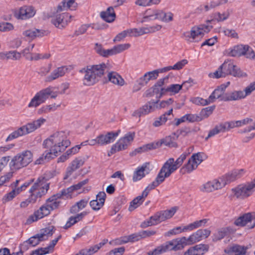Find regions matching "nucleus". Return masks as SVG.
<instances>
[{
    "instance_id": "12",
    "label": "nucleus",
    "mask_w": 255,
    "mask_h": 255,
    "mask_svg": "<svg viewBox=\"0 0 255 255\" xmlns=\"http://www.w3.org/2000/svg\"><path fill=\"white\" fill-rule=\"evenodd\" d=\"M73 16L68 12L57 14L51 17V23L57 28L63 29L69 23Z\"/></svg>"
},
{
    "instance_id": "3",
    "label": "nucleus",
    "mask_w": 255,
    "mask_h": 255,
    "mask_svg": "<svg viewBox=\"0 0 255 255\" xmlns=\"http://www.w3.org/2000/svg\"><path fill=\"white\" fill-rule=\"evenodd\" d=\"M44 176H41L36 180L29 190L30 195L29 198L20 203L21 208H25L30 203L36 202L38 198H40L46 195L49 189L50 183Z\"/></svg>"
},
{
    "instance_id": "54",
    "label": "nucleus",
    "mask_w": 255,
    "mask_h": 255,
    "mask_svg": "<svg viewBox=\"0 0 255 255\" xmlns=\"http://www.w3.org/2000/svg\"><path fill=\"white\" fill-rule=\"evenodd\" d=\"M41 104H42L41 101L39 99L38 96L35 94L34 97L31 100V101L28 105V108L37 107L39 106Z\"/></svg>"
},
{
    "instance_id": "59",
    "label": "nucleus",
    "mask_w": 255,
    "mask_h": 255,
    "mask_svg": "<svg viewBox=\"0 0 255 255\" xmlns=\"http://www.w3.org/2000/svg\"><path fill=\"white\" fill-rule=\"evenodd\" d=\"M90 205L93 210L98 211L103 206L104 204L96 199L91 201L90 202Z\"/></svg>"
},
{
    "instance_id": "55",
    "label": "nucleus",
    "mask_w": 255,
    "mask_h": 255,
    "mask_svg": "<svg viewBox=\"0 0 255 255\" xmlns=\"http://www.w3.org/2000/svg\"><path fill=\"white\" fill-rule=\"evenodd\" d=\"M187 231V230H184V227L182 228L181 227H177L173 228V229L169 231L166 234V236H170L171 235H175L178 234H180L182 232H184Z\"/></svg>"
},
{
    "instance_id": "52",
    "label": "nucleus",
    "mask_w": 255,
    "mask_h": 255,
    "mask_svg": "<svg viewBox=\"0 0 255 255\" xmlns=\"http://www.w3.org/2000/svg\"><path fill=\"white\" fill-rule=\"evenodd\" d=\"M21 58V53L18 52L16 51H11L6 52V59H12L17 60L20 59Z\"/></svg>"
},
{
    "instance_id": "11",
    "label": "nucleus",
    "mask_w": 255,
    "mask_h": 255,
    "mask_svg": "<svg viewBox=\"0 0 255 255\" xmlns=\"http://www.w3.org/2000/svg\"><path fill=\"white\" fill-rule=\"evenodd\" d=\"M205 156L203 152L194 153L188 159V162L180 169V171L185 174L186 172L190 173L196 169L198 166L203 161Z\"/></svg>"
},
{
    "instance_id": "20",
    "label": "nucleus",
    "mask_w": 255,
    "mask_h": 255,
    "mask_svg": "<svg viewBox=\"0 0 255 255\" xmlns=\"http://www.w3.org/2000/svg\"><path fill=\"white\" fill-rule=\"evenodd\" d=\"M206 29H207V25H200L198 27H194L190 31H187L183 33V36L186 40L191 41L190 39L194 40L198 36L202 37Z\"/></svg>"
},
{
    "instance_id": "36",
    "label": "nucleus",
    "mask_w": 255,
    "mask_h": 255,
    "mask_svg": "<svg viewBox=\"0 0 255 255\" xmlns=\"http://www.w3.org/2000/svg\"><path fill=\"white\" fill-rule=\"evenodd\" d=\"M243 98H244L243 91H235L225 94L223 100L225 101H235L239 100Z\"/></svg>"
},
{
    "instance_id": "40",
    "label": "nucleus",
    "mask_w": 255,
    "mask_h": 255,
    "mask_svg": "<svg viewBox=\"0 0 255 255\" xmlns=\"http://www.w3.org/2000/svg\"><path fill=\"white\" fill-rule=\"evenodd\" d=\"M55 228L53 226L42 229L38 234L43 241L48 240L49 237L52 236L54 232Z\"/></svg>"
},
{
    "instance_id": "29",
    "label": "nucleus",
    "mask_w": 255,
    "mask_h": 255,
    "mask_svg": "<svg viewBox=\"0 0 255 255\" xmlns=\"http://www.w3.org/2000/svg\"><path fill=\"white\" fill-rule=\"evenodd\" d=\"M68 70L66 66H61L54 70L50 75L46 78V82H51L59 77H62L65 75Z\"/></svg>"
},
{
    "instance_id": "24",
    "label": "nucleus",
    "mask_w": 255,
    "mask_h": 255,
    "mask_svg": "<svg viewBox=\"0 0 255 255\" xmlns=\"http://www.w3.org/2000/svg\"><path fill=\"white\" fill-rule=\"evenodd\" d=\"M162 26L160 25H156L155 26H150L148 27H141L140 28H134L130 29L132 31V36H138L144 34L152 33L159 30Z\"/></svg>"
},
{
    "instance_id": "7",
    "label": "nucleus",
    "mask_w": 255,
    "mask_h": 255,
    "mask_svg": "<svg viewBox=\"0 0 255 255\" xmlns=\"http://www.w3.org/2000/svg\"><path fill=\"white\" fill-rule=\"evenodd\" d=\"M255 188V179L251 182L241 184L231 189L234 197L244 200L251 196Z\"/></svg>"
},
{
    "instance_id": "61",
    "label": "nucleus",
    "mask_w": 255,
    "mask_h": 255,
    "mask_svg": "<svg viewBox=\"0 0 255 255\" xmlns=\"http://www.w3.org/2000/svg\"><path fill=\"white\" fill-rule=\"evenodd\" d=\"M230 15L228 12H224L222 14L218 12L215 14L214 18L218 21H222L227 19Z\"/></svg>"
},
{
    "instance_id": "47",
    "label": "nucleus",
    "mask_w": 255,
    "mask_h": 255,
    "mask_svg": "<svg viewBox=\"0 0 255 255\" xmlns=\"http://www.w3.org/2000/svg\"><path fill=\"white\" fill-rule=\"evenodd\" d=\"M19 193L17 192L16 188L13 189L10 192L5 194L2 198V202L3 204L11 201L16 195Z\"/></svg>"
},
{
    "instance_id": "37",
    "label": "nucleus",
    "mask_w": 255,
    "mask_h": 255,
    "mask_svg": "<svg viewBox=\"0 0 255 255\" xmlns=\"http://www.w3.org/2000/svg\"><path fill=\"white\" fill-rule=\"evenodd\" d=\"M149 165V163L145 162L141 167H139L136 169V170L134 171L132 177V180L134 182L140 180L144 176L145 174L144 172L146 171L147 166ZM149 170V169L148 168Z\"/></svg>"
},
{
    "instance_id": "44",
    "label": "nucleus",
    "mask_w": 255,
    "mask_h": 255,
    "mask_svg": "<svg viewBox=\"0 0 255 255\" xmlns=\"http://www.w3.org/2000/svg\"><path fill=\"white\" fill-rule=\"evenodd\" d=\"M149 82L146 75H144L136 80V84L133 87V92H136L141 89V88L146 85Z\"/></svg>"
},
{
    "instance_id": "51",
    "label": "nucleus",
    "mask_w": 255,
    "mask_h": 255,
    "mask_svg": "<svg viewBox=\"0 0 255 255\" xmlns=\"http://www.w3.org/2000/svg\"><path fill=\"white\" fill-rule=\"evenodd\" d=\"M27 241L32 247H35L38 245L40 242L43 241L38 234L30 237Z\"/></svg>"
},
{
    "instance_id": "50",
    "label": "nucleus",
    "mask_w": 255,
    "mask_h": 255,
    "mask_svg": "<svg viewBox=\"0 0 255 255\" xmlns=\"http://www.w3.org/2000/svg\"><path fill=\"white\" fill-rule=\"evenodd\" d=\"M50 56L49 53L39 54L33 53L30 54L29 60L30 61L38 60L39 59H48Z\"/></svg>"
},
{
    "instance_id": "41",
    "label": "nucleus",
    "mask_w": 255,
    "mask_h": 255,
    "mask_svg": "<svg viewBox=\"0 0 255 255\" xmlns=\"http://www.w3.org/2000/svg\"><path fill=\"white\" fill-rule=\"evenodd\" d=\"M145 198L146 197H144L142 194L135 198L130 203V205L128 208L129 211H132L141 205L144 201Z\"/></svg>"
},
{
    "instance_id": "38",
    "label": "nucleus",
    "mask_w": 255,
    "mask_h": 255,
    "mask_svg": "<svg viewBox=\"0 0 255 255\" xmlns=\"http://www.w3.org/2000/svg\"><path fill=\"white\" fill-rule=\"evenodd\" d=\"M163 181L162 177L157 175L155 180L148 185V186L142 192V194L144 196V197H146L151 190L154 189Z\"/></svg>"
},
{
    "instance_id": "22",
    "label": "nucleus",
    "mask_w": 255,
    "mask_h": 255,
    "mask_svg": "<svg viewBox=\"0 0 255 255\" xmlns=\"http://www.w3.org/2000/svg\"><path fill=\"white\" fill-rule=\"evenodd\" d=\"M48 33V31L33 28L23 31L22 35L28 39L33 40L37 37L47 35Z\"/></svg>"
},
{
    "instance_id": "13",
    "label": "nucleus",
    "mask_w": 255,
    "mask_h": 255,
    "mask_svg": "<svg viewBox=\"0 0 255 255\" xmlns=\"http://www.w3.org/2000/svg\"><path fill=\"white\" fill-rule=\"evenodd\" d=\"M134 136L135 133L134 132H129L127 133L124 137L120 139L118 142L112 146L111 153L114 154L117 151L126 149L128 146V143L133 140Z\"/></svg>"
},
{
    "instance_id": "63",
    "label": "nucleus",
    "mask_w": 255,
    "mask_h": 255,
    "mask_svg": "<svg viewBox=\"0 0 255 255\" xmlns=\"http://www.w3.org/2000/svg\"><path fill=\"white\" fill-rule=\"evenodd\" d=\"M36 182L35 181L34 178H32L29 180L26 181L23 185H22L20 187L16 188L17 190V192L20 193L22 191L24 190L27 187H28L30 184L32 183L33 184Z\"/></svg>"
},
{
    "instance_id": "58",
    "label": "nucleus",
    "mask_w": 255,
    "mask_h": 255,
    "mask_svg": "<svg viewBox=\"0 0 255 255\" xmlns=\"http://www.w3.org/2000/svg\"><path fill=\"white\" fill-rule=\"evenodd\" d=\"M159 70L156 69L145 73L149 81L150 80H155L158 77Z\"/></svg>"
},
{
    "instance_id": "48",
    "label": "nucleus",
    "mask_w": 255,
    "mask_h": 255,
    "mask_svg": "<svg viewBox=\"0 0 255 255\" xmlns=\"http://www.w3.org/2000/svg\"><path fill=\"white\" fill-rule=\"evenodd\" d=\"M176 211V207H173L169 210H165L160 212L161 216V220L164 221L166 219L171 218L174 215Z\"/></svg>"
},
{
    "instance_id": "57",
    "label": "nucleus",
    "mask_w": 255,
    "mask_h": 255,
    "mask_svg": "<svg viewBox=\"0 0 255 255\" xmlns=\"http://www.w3.org/2000/svg\"><path fill=\"white\" fill-rule=\"evenodd\" d=\"M228 0H214L211 1L209 5H208V9L209 8H214L221 4L226 3Z\"/></svg>"
},
{
    "instance_id": "64",
    "label": "nucleus",
    "mask_w": 255,
    "mask_h": 255,
    "mask_svg": "<svg viewBox=\"0 0 255 255\" xmlns=\"http://www.w3.org/2000/svg\"><path fill=\"white\" fill-rule=\"evenodd\" d=\"M125 251V247H122L110 251L109 254L112 255H123Z\"/></svg>"
},
{
    "instance_id": "21",
    "label": "nucleus",
    "mask_w": 255,
    "mask_h": 255,
    "mask_svg": "<svg viewBox=\"0 0 255 255\" xmlns=\"http://www.w3.org/2000/svg\"><path fill=\"white\" fill-rule=\"evenodd\" d=\"M120 132L121 130H118L116 132L110 131L106 134H100L98 135V144L104 145L114 142Z\"/></svg>"
},
{
    "instance_id": "8",
    "label": "nucleus",
    "mask_w": 255,
    "mask_h": 255,
    "mask_svg": "<svg viewBox=\"0 0 255 255\" xmlns=\"http://www.w3.org/2000/svg\"><path fill=\"white\" fill-rule=\"evenodd\" d=\"M207 231L206 229H200L190 235L188 238L182 237L175 239L179 251L183 249L186 246L193 245L202 240L204 237L207 238Z\"/></svg>"
},
{
    "instance_id": "35",
    "label": "nucleus",
    "mask_w": 255,
    "mask_h": 255,
    "mask_svg": "<svg viewBox=\"0 0 255 255\" xmlns=\"http://www.w3.org/2000/svg\"><path fill=\"white\" fill-rule=\"evenodd\" d=\"M248 47L246 45H238L234 46L228 53L229 56L232 57H240L246 54V49H248Z\"/></svg>"
},
{
    "instance_id": "19",
    "label": "nucleus",
    "mask_w": 255,
    "mask_h": 255,
    "mask_svg": "<svg viewBox=\"0 0 255 255\" xmlns=\"http://www.w3.org/2000/svg\"><path fill=\"white\" fill-rule=\"evenodd\" d=\"M51 210L46 204L42 206L38 210L34 212V214L30 215L26 220V223L30 224L33 222L37 221L38 219H41L45 216L50 214Z\"/></svg>"
},
{
    "instance_id": "4",
    "label": "nucleus",
    "mask_w": 255,
    "mask_h": 255,
    "mask_svg": "<svg viewBox=\"0 0 255 255\" xmlns=\"http://www.w3.org/2000/svg\"><path fill=\"white\" fill-rule=\"evenodd\" d=\"M245 173L244 169H235L228 172L218 179L208 182V191L221 189L227 184L240 178Z\"/></svg>"
},
{
    "instance_id": "42",
    "label": "nucleus",
    "mask_w": 255,
    "mask_h": 255,
    "mask_svg": "<svg viewBox=\"0 0 255 255\" xmlns=\"http://www.w3.org/2000/svg\"><path fill=\"white\" fill-rule=\"evenodd\" d=\"M218 126L219 128V131H220V132H225L226 131H228L230 130L231 129L234 128H236L235 126L234 121L221 123L218 125Z\"/></svg>"
},
{
    "instance_id": "16",
    "label": "nucleus",
    "mask_w": 255,
    "mask_h": 255,
    "mask_svg": "<svg viewBox=\"0 0 255 255\" xmlns=\"http://www.w3.org/2000/svg\"><path fill=\"white\" fill-rule=\"evenodd\" d=\"M174 159L173 158H170L163 164L160 169L157 175L162 176L163 180L164 181L166 178L169 177L171 174L177 169L174 165Z\"/></svg>"
},
{
    "instance_id": "34",
    "label": "nucleus",
    "mask_w": 255,
    "mask_h": 255,
    "mask_svg": "<svg viewBox=\"0 0 255 255\" xmlns=\"http://www.w3.org/2000/svg\"><path fill=\"white\" fill-rule=\"evenodd\" d=\"M160 146L159 141L156 142H151L142 146L136 148L134 151L130 153L132 155H135L136 153L146 152L150 150L155 149Z\"/></svg>"
},
{
    "instance_id": "43",
    "label": "nucleus",
    "mask_w": 255,
    "mask_h": 255,
    "mask_svg": "<svg viewBox=\"0 0 255 255\" xmlns=\"http://www.w3.org/2000/svg\"><path fill=\"white\" fill-rule=\"evenodd\" d=\"M183 85L179 84H171L167 87L165 89L162 90L163 92H165V95L169 93L170 95L177 94L182 88Z\"/></svg>"
},
{
    "instance_id": "30",
    "label": "nucleus",
    "mask_w": 255,
    "mask_h": 255,
    "mask_svg": "<svg viewBox=\"0 0 255 255\" xmlns=\"http://www.w3.org/2000/svg\"><path fill=\"white\" fill-rule=\"evenodd\" d=\"M172 112L173 109L171 108L160 117L157 118L153 123V126L155 127H158L165 124L168 120L172 119V117L173 116Z\"/></svg>"
},
{
    "instance_id": "32",
    "label": "nucleus",
    "mask_w": 255,
    "mask_h": 255,
    "mask_svg": "<svg viewBox=\"0 0 255 255\" xmlns=\"http://www.w3.org/2000/svg\"><path fill=\"white\" fill-rule=\"evenodd\" d=\"M178 137V135L175 133H172L171 135L166 136L164 138L162 139L160 141H159L160 146L162 144H164L169 147H177L178 144L176 143V140L177 139Z\"/></svg>"
},
{
    "instance_id": "27",
    "label": "nucleus",
    "mask_w": 255,
    "mask_h": 255,
    "mask_svg": "<svg viewBox=\"0 0 255 255\" xmlns=\"http://www.w3.org/2000/svg\"><path fill=\"white\" fill-rule=\"evenodd\" d=\"M168 78L169 76H167L163 78L158 80L157 82L151 87L155 94H159V98L165 95V92H163L162 90L165 89L166 88L163 87V86L165 83H167Z\"/></svg>"
},
{
    "instance_id": "33",
    "label": "nucleus",
    "mask_w": 255,
    "mask_h": 255,
    "mask_svg": "<svg viewBox=\"0 0 255 255\" xmlns=\"http://www.w3.org/2000/svg\"><path fill=\"white\" fill-rule=\"evenodd\" d=\"M84 160L80 158H77L74 159L71 162V165L67 168L66 175L64 179H67L74 171L82 166L84 164Z\"/></svg>"
},
{
    "instance_id": "6",
    "label": "nucleus",
    "mask_w": 255,
    "mask_h": 255,
    "mask_svg": "<svg viewBox=\"0 0 255 255\" xmlns=\"http://www.w3.org/2000/svg\"><path fill=\"white\" fill-rule=\"evenodd\" d=\"M45 122L46 120L45 119L41 118L29 123L26 125L19 128L16 130L13 131L8 136L5 141H8L19 136L32 132L39 128Z\"/></svg>"
},
{
    "instance_id": "39",
    "label": "nucleus",
    "mask_w": 255,
    "mask_h": 255,
    "mask_svg": "<svg viewBox=\"0 0 255 255\" xmlns=\"http://www.w3.org/2000/svg\"><path fill=\"white\" fill-rule=\"evenodd\" d=\"M230 227L224 228L216 232L212 237L213 242H216L227 236L231 231Z\"/></svg>"
},
{
    "instance_id": "10",
    "label": "nucleus",
    "mask_w": 255,
    "mask_h": 255,
    "mask_svg": "<svg viewBox=\"0 0 255 255\" xmlns=\"http://www.w3.org/2000/svg\"><path fill=\"white\" fill-rule=\"evenodd\" d=\"M144 14V16L143 17L141 22L155 19L168 22L173 20V14L172 13L169 12L168 18H166V13L159 9L149 8L145 11Z\"/></svg>"
},
{
    "instance_id": "9",
    "label": "nucleus",
    "mask_w": 255,
    "mask_h": 255,
    "mask_svg": "<svg viewBox=\"0 0 255 255\" xmlns=\"http://www.w3.org/2000/svg\"><path fill=\"white\" fill-rule=\"evenodd\" d=\"M33 154L30 150H25L14 156L10 162V166L14 169H19L27 166L32 161Z\"/></svg>"
},
{
    "instance_id": "26",
    "label": "nucleus",
    "mask_w": 255,
    "mask_h": 255,
    "mask_svg": "<svg viewBox=\"0 0 255 255\" xmlns=\"http://www.w3.org/2000/svg\"><path fill=\"white\" fill-rule=\"evenodd\" d=\"M36 94L42 103H44L49 97L52 99H55L57 96L56 93L53 92L50 87L43 89Z\"/></svg>"
},
{
    "instance_id": "15",
    "label": "nucleus",
    "mask_w": 255,
    "mask_h": 255,
    "mask_svg": "<svg viewBox=\"0 0 255 255\" xmlns=\"http://www.w3.org/2000/svg\"><path fill=\"white\" fill-rule=\"evenodd\" d=\"M36 13L34 7L32 5H23L15 11L14 16L17 19L25 20L33 17Z\"/></svg>"
},
{
    "instance_id": "49",
    "label": "nucleus",
    "mask_w": 255,
    "mask_h": 255,
    "mask_svg": "<svg viewBox=\"0 0 255 255\" xmlns=\"http://www.w3.org/2000/svg\"><path fill=\"white\" fill-rule=\"evenodd\" d=\"M132 31L130 29H128L126 30H124L122 32L119 33L114 39L113 41L114 42H120L122 40H123L124 38H125L127 36H132Z\"/></svg>"
},
{
    "instance_id": "46",
    "label": "nucleus",
    "mask_w": 255,
    "mask_h": 255,
    "mask_svg": "<svg viewBox=\"0 0 255 255\" xmlns=\"http://www.w3.org/2000/svg\"><path fill=\"white\" fill-rule=\"evenodd\" d=\"M60 106V105L56 106L55 104L50 105H46L39 109L37 111V113L38 114L48 113L51 111H55L57 109V108Z\"/></svg>"
},
{
    "instance_id": "17",
    "label": "nucleus",
    "mask_w": 255,
    "mask_h": 255,
    "mask_svg": "<svg viewBox=\"0 0 255 255\" xmlns=\"http://www.w3.org/2000/svg\"><path fill=\"white\" fill-rule=\"evenodd\" d=\"M158 100L155 101L152 100L148 102L146 104L143 106L138 110L134 111L132 114V116L140 117L142 115H145L149 114V113L154 111L155 109L158 108Z\"/></svg>"
},
{
    "instance_id": "14",
    "label": "nucleus",
    "mask_w": 255,
    "mask_h": 255,
    "mask_svg": "<svg viewBox=\"0 0 255 255\" xmlns=\"http://www.w3.org/2000/svg\"><path fill=\"white\" fill-rule=\"evenodd\" d=\"M179 251L175 239L166 242L165 244L158 247L152 251L148 253V255H159L167 251Z\"/></svg>"
},
{
    "instance_id": "62",
    "label": "nucleus",
    "mask_w": 255,
    "mask_h": 255,
    "mask_svg": "<svg viewBox=\"0 0 255 255\" xmlns=\"http://www.w3.org/2000/svg\"><path fill=\"white\" fill-rule=\"evenodd\" d=\"M89 26V24L82 25L78 30L75 31L74 36H77L85 33Z\"/></svg>"
},
{
    "instance_id": "53",
    "label": "nucleus",
    "mask_w": 255,
    "mask_h": 255,
    "mask_svg": "<svg viewBox=\"0 0 255 255\" xmlns=\"http://www.w3.org/2000/svg\"><path fill=\"white\" fill-rule=\"evenodd\" d=\"M130 46L129 43L121 44L114 46L116 54L120 53L128 49Z\"/></svg>"
},
{
    "instance_id": "18",
    "label": "nucleus",
    "mask_w": 255,
    "mask_h": 255,
    "mask_svg": "<svg viewBox=\"0 0 255 255\" xmlns=\"http://www.w3.org/2000/svg\"><path fill=\"white\" fill-rule=\"evenodd\" d=\"M252 222L253 224L251 226L248 225L250 229L255 227V212L244 214L235 220L234 224L237 226L244 227Z\"/></svg>"
},
{
    "instance_id": "1",
    "label": "nucleus",
    "mask_w": 255,
    "mask_h": 255,
    "mask_svg": "<svg viewBox=\"0 0 255 255\" xmlns=\"http://www.w3.org/2000/svg\"><path fill=\"white\" fill-rule=\"evenodd\" d=\"M70 144V141L66 139L65 133L63 131H58L43 141V146L45 148H49L35 161L36 164H41L48 161L57 156Z\"/></svg>"
},
{
    "instance_id": "60",
    "label": "nucleus",
    "mask_w": 255,
    "mask_h": 255,
    "mask_svg": "<svg viewBox=\"0 0 255 255\" xmlns=\"http://www.w3.org/2000/svg\"><path fill=\"white\" fill-rule=\"evenodd\" d=\"M13 26L9 22H4L0 24V31H9L13 29Z\"/></svg>"
},
{
    "instance_id": "45",
    "label": "nucleus",
    "mask_w": 255,
    "mask_h": 255,
    "mask_svg": "<svg viewBox=\"0 0 255 255\" xmlns=\"http://www.w3.org/2000/svg\"><path fill=\"white\" fill-rule=\"evenodd\" d=\"M207 220L203 219L199 221H196L189 225L184 226V230L192 231L195 229L201 227L202 225L206 223Z\"/></svg>"
},
{
    "instance_id": "31",
    "label": "nucleus",
    "mask_w": 255,
    "mask_h": 255,
    "mask_svg": "<svg viewBox=\"0 0 255 255\" xmlns=\"http://www.w3.org/2000/svg\"><path fill=\"white\" fill-rule=\"evenodd\" d=\"M75 1L76 0H63L60 4L58 6L57 11H61L68 9L72 10H76L78 4Z\"/></svg>"
},
{
    "instance_id": "25",
    "label": "nucleus",
    "mask_w": 255,
    "mask_h": 255,
    "mask_svg": "<svg viewBox=\"0 0 255 255\" xmlns=\"http://www.w3.org/2000/svg\"><path fill=\"white\" fill-rule=\"evenodd\" d=\"M230 84V82H228L226 84L221 85L218 88L216 89L208 98V104L213 102L215 99L221 98V100H223L224 95L225 94L224 93L225 90Z\"/></svg>"
},
{
    "instance_id": "56",
    "label": "nucleus",
    "mask_w": 255,
    "mask_h": 255,
    "mask_svg": "<svg viewBox=\"0 0 255 255\" xmlns=\"http://www.w3.org/2000/svg\"><path fill=\"white\" fill-rule=\"evenodd\" d=\"M34 45V44H30L21 51V54H22L26 59L29 60L30 54H31L30 52L32 51Z\"/></svg>"
},
{
    "instance_id": "23",
    "label": "nucleus",
    "mask_w": 255,
    "mask_h": 255,
    "mask_svg": "<svg viewBox=\"0 0 255 255\" xmlns=\"http://www.w3.org/2000/svg\"><path fill=\"white\" fill-rule=\"evenodd\" d=\"M107 77H104V83L109 82L119 86H123L125 84L124 79L116 72L108 71Z\"/></svg>"
},
{
    "instance_id": "2",
    "label": "nucleus",
    "mask_w": 255,
    "mask_h": 255,
    "mask_svg": "<svg viewBox=\"0 0 255 255\" xmlns=\"http://www.w3.org/2000/svg\"><path fill=\"white\" fill-rule=\"evenodd\" d=\"M110 66L109 63H101L96 65H88L86 68L81 69L79 72L85 73L84 84L91 86L99 82L110 70Z\"/></svg>"
},
{
    "instance_id": "28",
    "label": "nucleus",
    "mask_w": 255,
    "mask_h": 255,
    "mask_svg": "<svg viewBox=\"0 0 255 255\" xmlns=\"http://www.w3.org/2000/svg\"><path fill=\"white\" fill-rule=\"evenodd\" d=\"M101 17L106 22L111 23L113 22L116 17V14L113 6L109 7L106 11L100 12Z\"/></svg>"
},
{
    "instance_id": "5",
    "label": "nucleus",
    "mask_w": 255,
    "mask_h": 255,
    "mask_svg": "<svg viewBox=\"0 0 255 255\" xmlns=\"http://www.w3.org/2000/svg\"><path fill=\"white\" fill-rule=\"evenodd\" d=\"M234 77H243L242 71L231 61H225L214 72L210 73L208 76L213 78L225 77L227 75Z\"/></svg>"
}]
</instances>
